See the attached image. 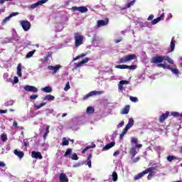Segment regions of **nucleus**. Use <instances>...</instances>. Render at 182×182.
Returning a JSON list of instances; mask_svg holds the SVG:
<instances>
[{
	"instance_id": "f257e3e1",
	"label": "nucleus",
	"mask_w": 182,
	"mask_h": 182,
	"mask_svg": "<svg viewBox=\"0 0 182 182\" xmlns=\"http://www.w3.org/2000/svg\"><path fill=\"white\" fill-rule=\"evenodd\" d=\"M164 60L168 61V63L171 65L174 64V61L168 55H156L154 56L151 59V63H162Z\"/></svg>"
},
{
	"instance_id": "f03ea898",
	"label": "nucleus",
	"mask_w": 182,
	"mask_h": 182,
	"mask_svg": "<svg viewBox=\"0 0 182 182\" xmlns=\"http://www.w3.org/2000/svg\"><path fill=\"white\" fill-rule=\"evenodd\" d=\"M83 36L80 35V33H75L74 36L75 48H79L80 45H83Z\"/></svg>"
},
{
	"instance_id": "7ed1b4c3",
	"label": "nucleus",
	"mask_w": 182,
	"mask_h": 182,
	"mask_svg": "<svg viewBox=\"0 0 182 182\" xmlns=\"http://www.w3.org/2000/svg\"><path fill=\"white\" fill-rule=\"evenodd\" d=\"M136 59L135 54L128 55L127 56H124L119 59L118 63H126L127 62H130L132 60H134Z\"/></svg>"
},
{
	"instance_id": "20e7f679",
	"label": "nucleus",
	"mask_w": 182,
	"mask_h": 182,
	"mask_svg": "<svg viewBox=\"0 0 182 182\" xmlns=\"http://www.w3.org/2000/svg\"><path fill=\"white\" fill-rule=\"evenodd\" d=\"M152 170H154V167H149V168H146L144 171H142V172L138 173L136 176H135V177L134 178V180L135 181H136V180H140V178H141V177L145 176V174H148V173L149 171H152Z\"/></svg>"
},
{
	"instance_id": "39448f33",
	"label": "nucleus",
	"mask_w": 182,
	"mask_h": 182,
	"mask_svg": "<svg viewBox=\"0 0 182 182\" xmlns=\"http://www.w3.org/2000/svg\"><path fill=\"white\" fill-rule=\"evenodd\" d=\"M97 95H103V91H91L82 97V100H87L89 97H92V96H96Z\"/></svg>"
},
{
	"instance_id": "423d86ee",
	"label": "nucleus",
	"mask_w": 182,
	"mask_h": 182,
	"mask_svg": "<svg viewBox=\"0 0 182 182\" xmlns=\"http://www.w3.org/2000/svg\"><path fill=\"white\" fill-rule=\"evenodd\" d=\"M72 12H76V11H79V12H81V14H85V12H87V7L82 6H73L71 8Z\"/></svg>"
},
{
	"instance_id": "0eeeda50",
	"label": "nucleus",
	"mask_w": 182,
	"mask_h": 182,
	"mask_svg": "<svg viewBox=\"0 0 182 182\" xmlns=\"http://www.w3.org/2000/svg\"><path fill=\"white\" fill-rule=\"evenodd\" d=\"M20 23L25 32H28L31 29V23L28 21L22 20L20 21Z\"/></svg>"
},
{
	"instance_id": "6e6552de",
	"label": "nucleus",
	"mask_w": 182,
	"mask_h": 182,
	"mask_svg": "<svg viewBox=\"0 0 182 182\" xmlns=\"http://www.w3.org/2000/svg\"><path fill=\"white\" fill-rule=\"evenodd\" d=\"M24 90L26 92H32L33 93H38V88L32 85H25L23 87Z\"/></svg>"
},
{
	"instance_id": "1a4fd4ad",
	"label": "nucleus",
	"mask_w": 182,
	"mask_h": 182,
	"mask_svg": "<svg viewBox=\"0 0 182 182\" xmlns=\"http://www.w3.org/2000/svg\"><path fill=\"white\" fill-rule=\"evenodd\" d=\"M168 116H171L168 111H166V113L162 114L159 118V123H163L166 119H168Z\"/></svg>"
},
{
	"instance_id": "9d476101",
	"label": "nucleus",
	"mask_w": 182,
	"mask_h": 182,
	"mask_svg": "<svg viewBox=\"0 0 182 182\" xmlns=\"http://www.w3.org/2000/svg\"><path fill=\"white\" fill-rule=\"evenodd\" d=\"M31 157L33 159H38L39 160H42V159H43V156H42V154H41V152L35 151H33L31 152Z\"/></svg>"
},
{
	"instance_id": "9b49d317",
	"label": "nucleus",
	"mask_w": 182,
	"mask_h": 182,
	"mask_svg": "<svg viewBox=\"0 0 182 182\" xmlns=\"http://www.w3.org/2000/svg\"><path fill=\"white\" fill-rule=\"evenodd\" d=\"M62 68V66H60V65H56L55 66L53 65H48V69H49V70H53V74L55 75V73H58V71L59 70V69Z\"/></svg>"
},
{
	"instance_id": "f8f14e48",
	"label": "nucleus",
	"mask_w": 182,
	"mask_h": 182,
	"mask_svg": "<svg viewBox=\"0 0 182 182\" xmlns=\"http://www.w3.org/2000/svg\"><path fill=\"white\" fill-rule=\"evenodd\" d=\"M124 85H129V81L124 80L119 81L118 84V90L119 92H123V90H124V87H123Z\"/></svg>"
},
{
	"instance_id": "ddd939ff",
	"label": "nucleus",
	"mask_w": 182,
	"mask_h": 182,
	"mask_svg": "<svg viewBox=\"0 0 182 182\" xmlns=\"http://www.w3.org/2000/svg\"><path fill=\"white\" fill-rule=\"evenodd\" d=\"M109 23V18H106L105 20H98L97 21V26H105Z\"/></svg>"
},
{
	"instance_id": "4468645a",
	"label": "nucleus",
	"mask_w": 182,
	"mask_h": 182,
	"mask_svg": "<svg viewBox=\"0 0 182 182\" xmlns=\"http://www.w3.org/2000/svg\"><path fill=\"white\" fill-rule=\"evenodd\" d=\"M87 62H89V58H85L84 60H82V61L76 64L75 66L74 67V69L76 70L77 69V68H80L82 65H84V63H87Z\"/></svg>"
},
{
	"instance_id": "2eb2a0df",
	"label": "nucleus",
	"mask_w": 182,
	"mask_h": 182,
	"mask_svg": "<svg viewBox=\"0 0 182 182\" xmlns=\"http://www.w3.org/2000/svg\"><path fill=\"white\" fill-rule=\"evenodd\" d=\"M176 48V41H174V37L171 38L170 49L168 50L169 53L174 52V48Z\"/></svg>"
},
{
	"instance_id": "dca6fc26",
	"label": "nucleus",
	"mask_w": 182,
	"mask_h": 182,
	"mask_svg": "<svg viewBox=\"0 0 182 182\" xmlns=\"http://www.w3.org/2000/svg\"><path fill=\"white\" fill-rule=\"evenodd\" d=\"M130 112V105H126L120 112L121 114H129Z\"/></svg>"
},
{
	"instance_id": "f3484780",
	"label": "nucleus",
	"mask_w": 182,
	"mask_h": 182,
	"mask_svg": "<svg viewBox=\"0 0 182 182\" xmlns=\"http://www.w3.org/2000/svg\"><path fill=\"white\" fill-rule=\"evenodd\" d=\"M60 182H69V179L68 178V176H66V174L62 173L60 174Z\"/></svg>"
},
{
	"instance_id": "a211bd4d",
	"label": "nucleus",
	"mask_w": 182,
	"mask_h": 182,
	"mask_svg": "<svg viewBox=\"0 0 182 182\" xmlns=\"http://www.w3.org/2000/svg\"><path fill=\"white\" fill-rule=\"evenodd\" d=\"M136 4V0H132L130 2H129L127 4H126L122 9L124 11V9H127L129 8H132Z\"/></svg>"
},
{
	"instance_id": "6ab92c4d",
	"label": "nucleus",
	"mask_w": 182,
	"mask_h": 182,
	"mask_svg": "<svg viewBox=\"0 0 182 182\" xmlns=\"http://www.w3.org/2000/svg\"><path fill=\"white\" fill-rule=\"evenodd\" d=\"M132 143H134V144H136L135 147H137L138 149H141V147H143V144H137V141H138L137 138L132 137Z\"/></svg>"
},
{
	"instance_id": "aec40b11",
	"label": "nucleus",
	"mask_w": 182,
	"mask_h": 182,
	"mask_svg": "<svg viewBox=\"0 0 182 182\" xmlns=\"http://www.w3.org/2000/svg\"><path fill=\"white\" fill-rule=\"evenodd\" d=\"M115 144L116 142L114 141L110 142L103 147V150H109V149H112V147H114Z\"/></svg>"
},
{
	"instance_id": "412c9836",
	"label": "nucleus",
	"mask_w": 182,
	"mask_h": 182,
	"mask_svg": "<svg viewBox=\"0 0 182 182\" xmlns=\"http://www.w3.org/2000/svg\"><path fill=\"white\" fill-rule=\"evenodd\" d=\"M14 154L17 156V157H19V159H22L23 156H25V154L22 151H18L17 149L14 150Z\"/></svg>"
},
{
	"instance_id": "4be33fe9",
	"label": "nucleus",
	"mask_w": 182,
	"mask_h": 182,
	"mask_svg": "<svg viewBox=\"0 0 182 182\" xmlns=\"http://www.w3.org/2000/svg\"><path fill=\"white\" fill-rule=\"evenodd\" d=\"M92 157H93V155L92 154H90L87 158V166H88L90 168H92Z\"/></svg>"
},
{
	"instance_id": "5701e85b",
	"label": "nucleus",
	"mask_w": 182,
	"mask_h": 182,
	"mask_svg": "<svg viewBox=\"0 0 182 182\" xmlns=\"http://www.w3.org/2000/svg\"><path fill=\"white\" fill-rule=\"evenodd\" d=\"M167 68L172 72V73H174L176 76L178 77V73H180V70L177 68H173L171 67L167 66Z\"/></svg>"
},
{
	"instance_id": "b1692460",
	"label": "nucleus",
	"mask_w": 182,
	"mask_h": 182,
	"mask_svg": "<svg viewBox=\"0 0 182 182\" xmlns=\"http://www.w3.org/2000/svg\"><path fill=\"white\" fill-rule=\"evenodd\" d=\"M17 75L22 77V65L21 63L18 64L17 66Z\"/></svg>"
},
{
	"instance_id": "393cba45",
	"label": "nucleus",
	"mask_w": 182,
	"mask_h": 182,
	"mask_svg": "<svg viewBox=\"0 0 182 182\" xmlns=\"http://www.w3.org/2000/svg\"><path fill=\"white\" fill-rule=\"evenodd\" d=\"M43 100H48V102H50V100H55V96L48 95L43 97Z\"/></svg>"
},
{
	"instance_id": "a878e982",
	"label": "nucleus",
	"mask_w": 182,
	"mask_h": 182,
	"mask_svg": "<svg viewBox=\"0 0 182 182\" xmlns=\"http://www.w3.org/2000/svg\"><path fill=\"white\" fill-rule=\"evenodd\" d=\"M133 124H134V119H133V118H129L126 127H127L128 129H131V127H133Z\"/></svg>"
},
{
	"instance_id": "bb28decb",
	"label": "nucleus",
	"mask_w": 182,
	"mask_h": 182,
	"mask_svg": "<svg viewBox=\"0 0 182 182\" xmlns=\"http://www.w3.org/2000/svg\"><path fill=\"white\" fill-rule=\"evenodd\" d=\"M49 129H50V126L48 125L46 128V132L44 133L43 137V140H46V137L48 136V134H49Z\"/></svg>"
},
{
	"instance_id": "cd10ccee",
	"label": "nucleus",
	"mask_w": 182,
	"mask_h": 182,
	"mask_svg": "<svg viewBox=\"0 0 182 182\" xmlns=\"http://www.w3.org/2000/svg\"><path fill=\"white\" fill-rule=\"evenodd\" d=\"M87 113L88 114H92V113H95V108L93 107H87Z\"/></svg>"
},
{
	"instance_id": "c85d7f7f",
	"label": "nucleus",
	"mask_w": 182,
	"mask_h": 182,
	"mask_svg": "<svg viewBox=\"0 0 182 182\" xmlns=\"http://www.w3.org/2000/svg\"><path fill=\"white\" fill-rule=\"evenodd\" d=\"M42 90H43V92H45L46 93H51L52 87H50V86L45 87L42 89Z\"/></svg>"
},
{
	"instance_id": "c756f323",
	"label": "nucleus",
	"mask_w": 182,
	"mask_h": 182,
	"mask_svg": "<svg viewBox=\"0 0 182 182\" xmlns=\"http://www.w3.org/2000/svg\"><path fill=\"white\" fill-rule=\"evenodd\" d=\"M130 154H132V156L133 158L136 157V154H137V151L136 150V148H132L131 149Z\"/></svg>"
},
{
	"instance_id": "7c9ffc66",
	"label": "nucleus",
	"mask_w": 182,
	"mask_h": 182,
	"mask_svg": "<svg viewBox=\"0 0 182 182\" xmlns=\"http://www.w3.org/2000/svg\"><path fill=\"white\" fill-rule=\"evenodd\" d=\"M35 52H36V50H32V51H30L28 52L26 55V58L27 59H29V58H32V56H33V54L35 53Z\"/></svg>"
},
{
	"instance_id": "2f4dec72",
	"label": "nucleus",
	"mask_w": 182,
	"mask_h": 182,
	"mask_svg": "<svg viewBox=\"0 0 182 182\" xmlns=\"http://www.w3.org/2000/svg\"><path fill=\"white\" fill-rule=\"evenodd\" d=\"M167 160L169 161V163H171L173 160H177V156L169 155L167 156Z\"/></svg>"
},
{
	"instance_id": "473e14b6",
	"label": "nucleus",
	"mask_w": 182,
	"mask_h": 182,
	"mask_svg": "<svg viewBox=\"0 0 182 182\" xmlns=\"http://www.w3.org/2000/svg\"><path fill=\"white\" fill-rule=\"evenodd\" d=\"M149 173V175L147 176V179L148 180H151V178H153V176L154 174H156V171H150Z\"/></svg>"
},
{
	"instance_id": "72a5a7b5",
	"label": "nucleus",
	"mask_w": 182,
	"mask_h": 182,
	"mask_svg": "<svg viewBox=\"0 0 182 182\" xmlns=\"http://www.w3.org/2000/svg\"><path fill=\"white\" fill-rule=\"evenodd\" d=\"M62 146H69V139H67L66 138H63V142Z\"/></svg>"
},
{
	"instance_id": "f704fd0d",
	"label": "nucleus",
	"mask_w": 182,
	"mask_h": 182,
	"mask_svg": "<svg viewBox=\"0 0 182 182\" xmlns=\"http://www.w3.org/2000/svg\"><path fill=\"white\" fill-rule=\"evenodd\" d=\"M70 154H72V149L68 148L66 149L64 156L68 157V156H70Z\"/></svg>"
},
{
	"instance_id": "c9c22d12",
	"label": "nucleus",
	"mask_w": 182,
	"mask_h": 182,
	"mask_svg": "<svg viewBox=\"0 0 182 182\" xmlns=\"http://www.w3.org/2000/svg\"><path fill=\"white\" fill-rule=\"evenodd\" d=\"M127 69H129V70H135V69H137V65H127Z\"/></svg>"
},
{
	"instance_id": "e433bc0d",
	"label": "nucleus",
	"mask_w": 182,
	"mask_h": 182,
	"mask_svg": "<svg viewBox=\"0 0 182 182\" xmlns=\"http://www.w3.org/2000/svg\"><path fill=\"white\" fill-rule=\"evenodd\" d=\"M46 102H43V103L40 104L39 105H34V107L38 110V109H41V107H43V106H46Z\"/></svg>"
},
{
	"instance_id": "4c0bfd02",
	"label": "nucleus",
	"mask_w": 182,
	"mask_h": 182,
	"mask_svg": "<svg viewBox=\"0 0 182 182\" xmlns=\"http://www.w3.org/2000/svg\"><path fill=\"white\" fill-rule=\"evenodd\" d=\"M115 68L116 69H127V65H118Z\"/></svg>"
},
{
	"instance_id": "58836bf2",
	"label": "nucleus",
	"mask_w": 182,
	"mask_h": 182,
	"mask_svg": "<svg viewBox=\"0 0 182 182\" xmlns=\"http://www.w3.org/2000/svg\"><path fill=\"white\" fill-rule=\"evenodd\" d=\"M112 181H117V172H113L112 173Z\"/></svg>"
},
{
	"instance_id": "ea45409f",
	"label": "nucleus",
	"mask_w": 182,
	"mask_h": 182,
	"mask_svg": "<svg viewBox=\"0 0 182 182\" xmlns=\"http://www.w3.org/2000/svg\"><path fill=\"white\" fill-rule=\"evenodd\" d=\"M160 18H156L155 19H154L153 21H151V25H156V23H159V22H160Z\"/></svg>"
},
{
	"instance_id": "a19ab883",
	"label": "nucleus",
	"mask_w": 182,
	"mask_h": 182,
	"mask_svg": "<svg viewBox=\"0 0 182 182\" xmlns=\"http://www.w3.org/2000/svg\"><path fill=\"white\" fill-rule=\"evenodd\" d=\"M129 100H131V102H134V103H136V102H139V99L137 97H132V96L129 97Z\"/></svg>"
},
{
	"instance_id": "79ce46f5",
	"label": "nucleus",
	"mask_w": 182,
	"mask_h": 182,
	"mask_svg": "<svg viewBox=\"0 0 182 182\" xmlns=\"http://www.w3.org/2000/svg\"><path fill=\"white\" fill-rule=\"evenodd\" d=\"M171 116H173V117H177L178 119V117L180 116V113L177 112H172L171 114Z\"/></svg>"
},
{
	"instance_id": "37998d69",
	"label": "nucleus",
	"mask_w": 182,
	"mask_h": 182,
	"mask_svg": "<svg viewBox=\"0 0 182 182\" xmlns=\"http://www.w3.org/2000/svg\"><path fill=\"white\" fill-rule=\"evenodd\" d=\"M71 159L72 160H79V157L77 156V154H76V153L73 154V155L71 156Z\"/></svg>"
},
{
	"instance_id": "c03bdc74",
	"label": "nucleus",
	"mask_w": 182,
	"mask_h": 182,
	"mask_svg": "<svg viewBox=\"0 0 182 182\" xmlns=\"http://www.w3.org/2000/svg\"><path fill=\"white\" fill-rule=\"evenodd\" d=\"M11 16L9 15V16L6 17L4 20H3V25H5V23H6L8 22V21L11 20Z\"/></svg>"
},
{
	"instance_id": "a18cd8bd",
	"label": "nucleus",
	"mask_w": 182,
	"mask_h": 182,
	"mask_svg": "<svg viewBox=\"0 0 182 182\" xmlns=\"http://www.w3.org/2000/svg\"><path fill=\"white\" fill-rule=\"evenodd\" d=\"M69 89H70V85L69 84V82H68L66 84H65V87H64V90L65 92H68V90H69Z\"/></svg>"
},
{
	"instance_id": "49530a36",
	"label": "nucleus",
	"mask_w": 182,
	"mask_h": 182,
	"mask_svg": "<svg viewBox=\"0 0 182 182\" xmlns=\"http://www.w3.org/2000/svg\"><path fill=\"white\" fill-rule=\"evenodd\" d=\"M158 68H163V69H166L167 68V64L166 63H164V64H158L157 65Z\"/></svg>"
},
{
	"instance_id": "de8ad7c7",
	"label": "nucleus",
	"mask_w": 182,
	"mask_h": 182,
	"mask_svg": "<svg viewBox=\"0 0 182 182\" xmlns=\"http://www.w3.org/2000/svg\"><path fill=\"white\" fill-rule=\"evenodd\" d=\"M38 97H39V95H33L30 96V99L31 100H35L38 99Z\"/></svg>"
},
{
	"instance_id": "09e8293b",
	"label": "nucleus",
	"mask_w": 182,
	"mask_h": 182,
	"mask_svg": "<svg viewBox=\"0 0 182 182\" xmlns=\"http://www.w3.org/2000/svg\"><path fill=\"white\" fill-rule=\"evenodd\" d=\"M48 1V0H40L37 3L38 4V5H43V4H46Z\"/></svg>"
},
{
	"instance_id": "8fccbe9b",
	"label": "nucleus",
	"mask_w": 182,
	"mask_h": 182,
	"mask_svg": "<svg viewBox=\"0 0 182 182\" xmlns=\"http://www.w3.org/2000/svg\"><path fill=\"white\" fill-rule=\"evenodd\" d=\"M1 140H2V141H6V140H8V137L6 136V135L2 134L1 135Z\"/></svg>"
},
{
	"instance_id": "3c124183",
	"label": "nucleus",
	"mask_w": 182,
	"mask_h": 182,
	"mask_svg": "<svg viewBox=\"0 0 182 182\" xmlns=\"http://www.w3.org/2000/svg\"><path fill=\"white\" fill-rule=\"evenodd\" d=\"M37 6H39L38 3H35L31 6V9H35V8H37Z\"/></svg>"
},
{
	"instance_id": "603ef678",
	"label": "nucleus",
	"mask_w": 182,
	"mask_h": 182,
	"mask_svg": "<svg viewBox=\"0 0 182 182\" xmlns=\"http://www.w3.org/2000/svg\"><path fill=\"white\" fill-rule=\"evenodd\" d=\"M129 129H130V128H129V127H125V128L123 129V131H122V134H127V131L129 130Z\"/></svg>"
},
{
	"instance_id": "864d4df0",
	"label": "nucleus",
	"mask_w": 182,
	"mask_h": 182,
	"mask_svg": "<svg viewBox=\"0 0 182 182\" xmlns=\"http://www.w3.org/2000/svg\"><path fill=\"white\" fill-rule=\"evenodd\" d=\"M8 113V109H0V114Z\"/></svg>"
},
{
	"instance_id": "5fc2aeb1",
	"label": "nucleus",
	"mask_w": 182,
	"mask_h": 182,
	"mask_svg": "<svg viewBox=\"0 0 182 182\" xmlns=\"http://www.w3.org/2000/svg\"><path fill=\"white\" fill-rule=\"evenodd\" d=\"M8 76H9V75L6 73H4V75H3L4 79H6V82H9V80H8Z\"/></svg>"
},
{
	"instance_id": "6e6d98bb",
	"label": "nucleus",
	"mask_w": 182,
	"mask_h": 182,
	"mask_svg": "<svg viewBox=\"0 0 182 182\" xmlns=\"http://www.w3.org/2000/svg\"><path fill=\"white\" fill-rule=\"evenodd\" d=\"M140 160V157H136V158H134L133 160H132V162L133 163H137V161H139Z\"/></svg>"
},
{
	"instance_id": "4d7b16f0",
	"label": "nucleus",
	"mask_w": 182,
	"mask_h": 182,
	"mask_svg": "<svg viewBox=\"0 0 182 182\" xmlns=\"http://www.w3.org/2000/svg\"><path fill=\"white\" fill-rule=\"evenodd\" d=\"M154 18V16L153 14L149 15L147 20L148 21H153V18Z\"/></svg>"
},
{
	"instance_id": "13d9d810",
	"label": "nucleus",
	"mask_w": 182,
	"mask_h": 182,
	"mask_svg": "<svg viewBox=\"0 0 182 182\" xmlns=\"http://www.w3.org/2000/svg\"><path fill=\"white\" fill-rule=\"evenodd\" d=\"M87 150H89V147L87 146L85 147L82 151V154H85L86 153V151H87Z\"/></svg>"
},
{
	"instance_id": "bf43d9fd",
	"label": "nucleus",
	"mask_w": 182,
	"mask_h": 182,
	"mask_svg": "<svg viewBox=\"0 0 182 182\" xmlns=\"http://www.w3.org/2000/svg\"><path fill=\"white\" fill-rule=\"evenodd\" d=\"M16 15H19V13H18V12L11 13L10 14V16H11V18H12V16H16Z\"/></svg>"
},
{
	"instance_id": "052dcab7",
	"label": "nucleus",
	"mask_w": 182,
	"mask_h": 182,
	"mask_svg": "<svg viewBox=\"0 0 182 182\" xmlns=\"http://www.w3.org/2000/svg\"><path fill=\"white\" fill-rule=\"evenodd\" d=\"M119 154H120V151H116L115 152H114L113 156L116 157V156H119Z\"/></svg>"
},
{
	"instance_id": "680f3d73",
	"label": "nucleus",
	"mask_w": 182,
	"mask_h": 182,
	"mask_svg": "<svg viewBox=\"0 0 182 182\" xmlns=\"http://www.w3.org/2000/svg\"><path fill=\"white\" fill-rule=\"evenodd\" d=\"M19 82V79L18 77H14V83H18Z\"/></svg>"
},
{
	"instance_id": "e2e57ef3",
	"label": "nucleus",
	"mask_w": 182,
	"mask_h": 182,
	"mask_svg": "<svg viewBox=\"0 0 182 182\" xmlns=\"http://www.w3.org/2000/svg\"><path fill=\"white\" fill-rule=\"evenodd\" d=\"M13 127H18V122L16 121H14Z\"/></svg>"
},
{
	"instance_id": "0e129e2a",
	"label": "nucleus",
	"mask_w": 182,
	"mask_h": 182,
	"mask_svg": "<svg viewBox=\"0 0 182 182\" xmlns=\"http://www.w3.org/2000/svg\"><path fill=\"white\" fill-rule=\"evenodd\" d=\"M160 18V21H162L163 19H164V13H163L159 17Z\"/></svg>"
},
{
	"instance_id": "69168bd1",
	"label": "nucleus",
	"mask_w": 182,
	"mask_h": 182,
	"mask_svg": "<svg viewBox=\"0 0 182 182\" xmlns=\"http://www.w3.org/2000/svg\"><path fill=\"white\" fill-rule=\"evenodd\" d=\"M6 164L4 161H0V167H5Z\"/></svg>"
},
{
	"instance_id": "338daca9",
	"label": "nucleus",
	"mask_w": 182,
	"mask_h": 182,
	"mask_svg": "<svg viewBox=\"0 0 182 182\" xmlns=\"http://www.w3.org/2000/svg\"><path fill=\"white\" fill-rule=\"evenodd\" d=\"M78 59H80V57L77 55V57L74 58L73 60L75 62V60H78Z\"/></svg>"
},
{
	"instance_id": "774afa93",
	"label": "nucleus",
	"mask_w": 182,
	"mask_h": 182,
	"mask_svg": "<svg viewBox=\"0 0 182 182\" xmlns=\"http://www.w3.org/2000/svg\"><path fill=\"white\" fill-rule=\"evenodd\" d=\"M79 56H80V58H85V56H86V53H82L81 55H79Z\"/></svg>"
}]
</instances>
